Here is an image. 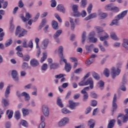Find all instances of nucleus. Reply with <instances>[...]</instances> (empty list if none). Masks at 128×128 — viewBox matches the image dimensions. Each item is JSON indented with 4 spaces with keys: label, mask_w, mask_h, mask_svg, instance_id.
<instances>
[{
    "label": "nucleus",
    "mask_w": 128,
    "mask_h": 128,
    "mask_svg": "<svg viewBox=\"0 0 128 128\" xmlns=\"http://www.w3.org/2000/svg\"><path fill=\"white\" fill-rule=\"evenodd\" d=\"M128 12V10H126L117 15L115 17L116 19L112 20V22L110 24V26H112L114 24L115 26H120V22H118V20H123L124 17L126 16Z\"/></svg>",
    "instance_id": "1"
},
{
    "label": "nucleus",
    "mask_w": 128,
    "mask_h": 128,
    "mask_svg": "<svg viewBox=\"0 0 128 128\" xmlns=\"http://www.w3.org/2000/svg\"><path fill=\"white\" fill-rule=\"evenodd\" d=\"M16 96L18 98H21L22 96H24L25 102H28L30 100V94L26 92H24L20 94V91L16 92Z\"/></svg>",
    "instance_id": "2"
},
{
    "label": "nucleus",
    "mask_w": 128,
    "mask_h": 128,
    "mask_svg": "<svg viewBox=\"0 0 128 128\" xmlns=\"http://www.w3.org/2000/svg\"><path fill=\"white\" fill-rule=\"evenodd\" d=\"M120 68H116L114 67H112L111 68L110 75L112 78H113L114 80V78H116V76H120Z\"/></svg>",
    "instance_id": "3"
},
{
    "label": "nucleus",
    "mask_w": 128,
    "mask_h": 128,
    "mask_svg": "<svg viewBox=\"0 0 128 128\" xmlns=\"http://www.w3.org/2000/svg\"><path fill=\"white\" fill-rule=\"evenodd\" d=\"M94 36H96V33H94V32L92 31L90 33L88 38L90 42L95 44V42H98V38H94Z\"/></svg>",
    "instance_id": "4"
},
{
    "label": "nucleus",
    "mask_w": 128,
    "mask_h": 128,
    "mask_svg": "<svg viewBox=\"0 0 128 128\" xmlns=\"http://www.w3.org/2000/svg\"><path fill=\"white\" fill-rule=\"evenodd\" d=\"M116 94H114V98H113V100H112V114H114V112H116V108H118V104H116Z\"/></svg>",
    "instance_id": "5"
},
{
    "label": "nucleus",
    "mask_w": 128,
    "mask_h": 128,
    "mask_svg": "<svg viewBox=\"0 0 128 128\" xmlns=\"http://www.w3.org/2000/svg\"><path fill=\"white\" fill-rule=\"evenodd\" d=\"M69 120L68 118L64 117L62 118L58 122V126H64L66 124H68Z\"/></svg>",
    "instance_id": "6"
},
{
    "label": "nucleus",
    "mask_w": 128,
    "mask_h": 128,
    "mask_svg": "<svg viewBox=\"0 0 128 128\" xmlns=\"http://www.w3.org/2000/svg\"><path fill=\"white\" fill-rule=\"evenodd\" d=\"M35 42L36 44V48L37 49L36 56H37V58H40V52H42L40 51V46H38V42H40V38H35Z\"/></svg>",
    "instance_id": "7"
},
{
    "label": "nucleus",
    "mask_w": 128,
    "mask_h": 128,
    "mask_svg": "<svg viewBox=\"0 0 128 128\" xmlns=\"http://www.w3.org/2000/svg\"><path fill=\"white\" fill-rule=\"evenodd\" d=\"M32 16L29 12H26L25 17L24 15H21L20 18L24 22H28V20H30V18H32Z\"/></svg>",
    "instance_id": "8"
},
{
    "label": "nucleus",
    "mask_w": 128,
    "mask_h": 128,
    "mask_svg": "<svg viewBox=\"0 0 128 128\" xmlns=\"http://www.w3.org/2000/svg\"><path fill=\"white\" fill-rule=\"evenodd\" d=\"M62 30H58L55 34L53 35V38L56 40V42H60V38H58V36L62 34Z\"/></svg>",
    "instance_id": "9"
},
{
    "label": "nucleus",
    "mask_w": 128,
    "mask_h": 128,
    "mask_svg": "<svg viewBox=\"0 0 128 128\" xmlns=\"http://www.w3.org/2000/svg\"><path fill=\"white\" fill-rule=\"evenodd\" d=\"M64 47L60 46L58 50H55V54H58L60 58H64Z\"/></svg>",
    "instance_id": "10"
},
{
    "label": "nucleus",
    "mask_w": 128,
    "mask_h": 128,
    "mask_svg": "<svg viewBox=\"0 0 128 128\" xmlns=\"http://www.w3.org/2000/svg\"><path fill=\"white\" fill-rule=\"evenodd\" d=\"M42 112L44 116L46 117L50 116V110H48V107L46 105H44L42 106Z\"/></svg>",
    "instance_id": "11"
},
{
    "label": "nucleus",
    "mask_w": 128,
    "mask_h": 128,
    "mask_svg": "<svg viewBox=\"0 0 128 128\" xmlns=\"http://www.w3.org/2000/svg\"><path fill=\"white\" fill-rule=\"evenodd\" d=\"M79 105V102H76L70 100H69V108L70 110H75L76 106H78Z\"/></svg>",
    "instance_id": "12"
},
{
    "label": "nucleus",
    "mask_w": 128,
    "mask_h": 128,
    "mask_svg": "<svg viewBox=\"0 0 128 128\" xmlns=\"http://www.w3.org/2000/svg\"><path fill=\"white\" fill-rule=\"evenodd\" d=\"M11 76L15 82H18V72L16 70H12L11 73Z\"/></svg>",
    "instance_id": "13"
},
{
    "label": "nucleus",
    "mask_w": 128,
    "mask_h": 128,
    "mask_svg": "<svg viewBox=\"0 0 128 128\" xmlns=\"http://www.w3.org/2000/svg\"><path fill=\"white\" fill-rule=\"evenodd\" d=\"M94 48V44H90V45H86L85 48L88 54H90Z\"/></svg>",
    "instance_id": "14"
},
{
    "label": "nucleus",
    "mask_w": 128,
    "mask_h": 128,
    "mask_svg": "<svg viewBox=\"0 0 128 128\" xmlns=\"http://www.w3.org/2000/svg\"><path fill=\"white\" fill-rule=\"evenodd\" d=\"M85 84L86 86H90V88H94V81H92V78H90L88 79V80L85 82Z\"/></svg>",
    "instance_id": "15"
},
{
    "label": "nucleus",
    "mask_w": 128,
    "mask_h": 128,
    "mask_svg": "<svg viewBox=\"0 0 128 128\" xmlns=\"http://www.w3.org/2000/svg\"><path fill=\"white\" fill-rule=\"evenodd\" d=\"M40 120L41 123L39 125V128H44L46 126V122H44V120H46V118H44V116H41Z\"/></svg>",
    "instance_id": "16"
},
{
    "label": "nucleus",
    "mask_w": 128,
    "mask_h": 128,
    "mask_svg": "<svg viewBox=\"0 0 128 128\" xmlns=\"http://www.w3.org/2000/svg\"><path fill=\"white\" fill-rule=\"evenodd\" d=\"M30 64L31 66H33L36 68V66H38L39 63L38 61L36 59H32L30 61Z\"/></svg>",
    "instance_id": "17"
},
{
    "label": "nucleus",
    "mask_w": 128,
    "mask_h": 128,
    "mask_svg": "<svg viewBox=\"0 0 128 128\" xmlns=\"http://www.w3.org/2000/svg\"><path fill=\"white\" fill-rule=\"evenodd\" d=\"M57 10H59V12H62L63 14L66 13V8H64V6L62 4H59L57 6Z\"/></svg>",
    "instance_id": "18"
},
{
    "label": "nucleus",
    "mask_w": 128,
    "mask_h": 128,
    "mask_svg": "<svg viewBox=\"0 0 128 128\" xmlns=\"http://www.w3.org/2000/svg\"><path fill=\"white\" fill-rule=\"evenodd\" d=\"M50 70H56L60 68V64L58 63H52L50 64Z\"/></svg>",
    "instance_id": "19"
},
{
    "label": "nucleus",
    "mask_w": 128,
    "mask_h": 128,
    "mask_svg": "<svg viewBox=\"0 0 128 128\" xmlns=\"http://www.w3.org/2000/svg\"><path fill=\"white\" fill-rule=\"evenodd\" d=\"M6 114L8 116V120H10L14 116V111L12 110H8L6 112Z\"/></svg>",
    "instance_id": "20"
},
{
    "label": "nucleus",
    "mask_w": 128,
    "mask_h": 128,
    "mask_svg": "<svg viewBox=\"0 0 128 128\" xmlns=\"http://www.w3.org/2000/svg\"><path fill=\"white\" fill-rule=\"evenodd\" d=\"M80 92L83 94L82 102H88V94L82 92Z\"/></svg>",
    "instance_id": "21"
},
{
    "label": "nucleus",
    "mask_w": 128,
    "mask_h": 128,
    "mask_svg": "<svg viewBox=\"0 0 128 128\" xmlns=\"http://www.w3.org/2000/svg\"><path fill=\"white\" fill-rule=\"evenodd\" d=\"M95 122L94 120L90 119L88 121V126H89V128H94Z\"/></svg>",
    "instance_id": "22"
},
{
    "label": "nucleus",
    "mask_w": 128,
    "mask_h": 128,
    "mask_svg": "<svg viewBox=\"0 0 128 128\" xmlns=\"http://www.w3.org/2000/svg\"><path fill=\"white\" fill-rule=\"evenodd\" d=\"M116 123V120L112 119L110 120L108 124L107 128H112L114 126V124Z\"/></svg>",
    "instance_id": "23"
},
{
    "label": "nucleus",
    "mask_w": 128,
    "mask_h": 128,
    "mask_svg": "<svg viewBox=\"0 0 128 128\" xmlns=\"http://www.w3.org/2000/svg\"><path fill=\"white\" fill-rule=\"evenodd\" d=\"M48 39H45L42 42V48L43 50H46L48 48Z\"/></svg>",
    "instance_id": "24"
},
{
    "label": "nucleus",
    "mask_w": 128,
    "mask_h": 128,
    "mask_svg": "<svg viewBox=\"0 0 128 128\" xmlns=\"http://www.w3.org/2000/svg\"><path fill=\"white\" fill-rule=\"evenodd\" d=\"M52 28H53L54 30H58V22L53 20L52 21Z\"/></svg>",
    "instance_id": "25"
},
{
    "label": "nucleus",
    "mask_w": 128,
    "mask_h": 128,
    "mask_svg": "<svg viewBox=\"0 0 128 128\" xmlns=\"http://www.w3.org/2000/svg\"><path fill=\"white\" fill-rule=\"evenodd\" d=\"M96 18V13H92L90 14L88 16L85 18L86 20H92V18Z\"/></svg>",
    "instance_id": "26"
},
{
    "label": "nucleus",
    "mask_w": 128,
    "mask_h": 128,
    "mask_svg": "<svg viewBox=\"0 0 128 128\" xmlns=\"http://www.w3.org/2000/svg\"><path fill=\"white\" fill-rule=\"evenodd\" d=\"M69 20L70 23V28L72 30H74V28H76V24H74V19L72 18H69Z\"/></svg>",
    "instance_id": "27"
},
{
    "label": "nucleus",
    "mask_w": 128,
    "mask_h": 128,
    "mask_svg": "<svg viewBox=\"0 0 128 128\" xmlns=\"http://www.w3.org/2000/svg\"><path fill=\"white\" fill-rule=\"evenodd\" d=\"M124 112L126 114L123 116V122H126V121L128 120V109H125Z\"/></svg>",
    "instance_id": "28"
},
{
    "label": "nucleus",
    "mask_w": 128,
    "mask_h": 128,
    "mask_svg": "<svg viewBox=\"0 0 128 128\" xmlns=\"http://www.w3.org/2000/svg\"><path fill=\"white\" fill-rule=\"evenodd\" d=\"M28 34V30L24 28H22L21 33L18 35V38H22V36H24Z\"/></svg>",
    "instance_id": "29"
},
{
    "label": "nucleus",
    "mask_w": 128,
    "mask_h": 128,
    "mask_svg": "<svg viewBox=\"0 0 128 128\" xmlns=\"http://www.w3.org/2000/svg\"><path fill=\"white\" fill-rule=\"evenodd\" d=\"M10 94V86H7L6 90L4 96L6 98H8V94Z\"/></svg>",
    "instance_id": "30"
},
{
    "label": "nucleus",
    "mask_w": 128,
    "mask_h": 128,
    "mask_svg": "<svg viewBox=\"0 0 128 128\" xmlns=\"http://www.w3.org/2000/svg\"><path fill=\"white\" fill-rule=\"evenodd\" d=\"M64 68L65 70H66L67 72H70V70H72V66H70V64H65Z\"/></svg>",
    "instance_id": "31"
},
{
    "label": "nucleus",
    "mask_w": 128,
    "mask_h": 128,
    "mask_svg": "<svg viewBox=\"0 0 128 128\" xmlns=\"http://www.w3.org/2000/svg\"><path fill=\"white\" fill-rule=\"evenodd\" d=\"M122 46L128 50V39H124L122 43Z\"/></svg>",
    "instance_id": "32"
},
{
    "label": "nucleus",
    "mask_w": 128,
    "mask_h": 128,
    "mask_svg": "<svg viewBox=\"0 0 128 128\" xmlns=\"http://www.w3.org/2000/svg\"><path fill=\"white\" fill-rule=\"evenodd\" d=\"M56 102L58 106H60V108H64V104H62V99H60V97L58 98Z\"/></svg>",
    "instance_id": "33"
},
{
    "label": "nucleus",
    "mask_w": 128,
    "mask_h": 128,
    "mask_svg": "<svg viewBox=\"0 0 128 128\" xmlns=\"http://www.w3.org/2000/svg\"><path fill=\"white\" fill-rule=\"evenodd\" d=\"M110 36L111 38L114 40H118V36H116V34L114 32H112L110 33Z\"/></svg>",
    "instance_id": "34"
},
{
    "label": "nucleus",
    "mask_w": 128,
    "mask_h": 128,
    "mask_svg": "<svg viewBox=\"0 0 128 128\" xmlns=\"http://www.w3.org/2000/svg\"><path fill=\"white\" fill-rule=\"evenodd\" d=\"M88 4V0H81L80 6L81 8H86Z\"/></svg>",
    "instance_id": "35"
},
{
    "label": "nucleus",
    "mask_w": 128,
    "mask_h": 128,
    "mask_svg": "<svg viewBox=\"0 0 128 128\" xmlns=\"http://www.w3.org/2000/svg\"><path fill=\"white\" fill-rule=\"evenodd\" d=\"M86 32H84L82 35V44H84V42H86Z\"/></svg>",
    "instance_id": "36"
},
{
    "label": "nucleus",
    "mask_w": 128,
    "mask_h": 128,
    "mask_svg": "<svg viewBox=\"0 0 128 128\" xmlns=\"http://www.w3.org/2000/svg\"><path fill=\"white\" fill-rule=\"evenodd\" d=\"M14 116L17 120H18L20 118V111L17 110L14 112Z\"/></svg>",
    "instance_id": "37"
},
{
    "label": "nucleus",
    "mask_w": 128,
    "mask_h": 128,
    "mask_svg": "<svg viewBox=\"0 0 128 128\" xmlns=\"http://www.w3.org/2000/svg\"><path fill=\"white\" fill-rule=\"evenodd\" d=\"M21 33H22V28H20V26H18L16 28L15 35L18 36V34H20Z\"/></svg>",
    "instance_id": "38"
},
{
    "label": "nucleus",
    "mask_w": 128,
    "mask_h": 128,
    "mask_svg": "<svg viewBox=\"0 0 128 128\" xmlns=\"http://www.w3.org/2000/svg\"><path fill=\"white\" fill-rule=\"evenodd\" d=\"M122 84H126L128 80H126V74H124L122 78Z\"/></svg>",
    "instance_id": "39"
},
{
    "label": "nucleus",
    "mask_w": 128,
    "mask_h": 128,
    "mask_svg": "<svg viewBox=\"0 0 128 128\" xmlns=\"http://www.w3.org/2000/svg\"><path fill=\"white\" fill-rule=\"evenodd\" d=\"M46 24V19L44 18L42 20V23L40 24V26H39V28H44Z\"/></svg>",
    "instance_id": "40"
},
{
    "label": "nucleus",
    "mask_w": 128,
    "mask_h": 128,
    "mask_svg": "<svg viewBox=\"0 0 128 128\" xmlns=\"http://www.w3.org/2000/svg\"><path fill=\"white\" fill-rule=\"evenodd\" d=\"M12 44V39L8 40L4 44V45L6 48H8V46H10V44Z\"/></svg>",
    "instance_id": "41"
},
{
    "label": "nucleus",
    "mask_w": 128,
    "mask_h": 128,
    "mask_svg": "<svg viewBox=\"0 0 128 128\" xmlns=\"http://www.w3.org/2000/svg\"><path fill=\"white\" fill-rule=\"evenodd\" d=\"M62 112L64 114H71L72 112L68 110L66 108H64L62 110Z\"/></svg>",
    "instance_id": "42"
},
{
    "label": "nucleus",
    "mask_w": 128,
    "mask_h": 128,
    "mask_svg": "<svg viewBox=\"0 0 128 128\" xmlns=\"http://www.w3.org/2000/svg\"><path fill=\"white\" fill-rule=\"evenodd\" d=\"M92 76L93 78H94L95 80H100V75H98V74L96 72H94L92 74Z\"/></svg>",
    "instance_id": "43"
},
{
    "label": "nucleus",
    "mask_w": 128,
    "mask_h": 128,
    "mask_svg": "<svg viewBox=\"0 0 128 128\" xmlns=\"http://www.w3.org/2000/svg\"><path fill=\"white\" fill-rule=\"evenodd\" d=\"M106 10H112V4H108L105 6Z\"/></svg>",
    "instance_id": "44"
},
{
    "label": "nucleus",
    "mask_w": 128,
    "mask_h": 128,
    "mask_svg": "<svg viewBox=\"0 0 128 128\" xmlns=\"http://www.w3.org/2000/svg\"><path fill=\"white\" fill-rule=\"evenodd\" d=\"M24 116H26L28 114V109L22 108V110Z\"/></svg>",
    "instance_id": "45"
},
{
    "label": "nucleus",
    "mask_w": 128,
    "mask_h": 128,
    "mask_svg": "<svg viewBox=\"0 0 128 128\" xmlns=\"http://www.w3.org/2000/svg\"><path fill=\"white\" fill-rule=\"evenodd\" d=\"M94 62V58L92 57H90L89 60L88 61H86V64H88V66H90V64H92Z\"/></svg>",
    "instance_id": "46"
},
{
    "label": "nucleus",
    "mask_w": 128,
    "mask_h": 128,
    "mask_svg": "<svg viewBox=\"0 0 128 128\" xmlns=\"http://www.w3.org/2000/svg\"><path fill=\"white\" fill-rule=\"evenodd\" d=\"M104 74L106 78H108L110 76V70L108 68H105L104 71Z\"/></svg>",
    "instance_id": "47"
},
{
    "label": "nucleus",
    "mask_w": 128,
    "mask_h": 128,
    "mask_svg": "<svg viewBox=\"0 0 128 128\" xmlns=\"http://www.w3.org/2000/svg\"><path fill=\"white\" fill-rule=\"evenodd\" d=\"M41 70H42L43 72H46V70H48V64H44L43 65L41 66Z\"/></svg>",
    "instance_id": "48"
},
{
    "label": "nucleus",
    "mask_w": 128,
    "mask_h": 128,
    "mask_svg": "<svg viewBox=\"0 0 128 128\" xmlns=\"http://www.w3.org/2000/svg\"><path fill=\"white\" fill-rule=\"evenodd\" d=\"M98 16H100V18H106L108 15L106 13L100 12L98 13Z\"/></svg>",
    "instance_id": "49"
},
{
    "label": "nucleus",
    "mask_w": 128,
    "mask_h": 128,
    "mask_svg": "<svg viewBox=\"0 0 128 128\" xmlns=\"http://www.w3.org/2000/svg\"><path fill=\"white\" fill-rule=\"evenodd\" d=\"M30 58V55L26 54L23 56L22 60L24 62H28Z\"/></svg>",
    "instance_id": "50"
},
{
    "label": "nucleus",
    "mask_w": 128,
    "mask_h": 128,
    "mask_svg": "<svg viewBox=\"0 0 128 128\" xmlns=\"http://www.w3.org/2000/svg\"><path fill=\"white\" fill-rule=\"evenodd\" d=\"M2 102L4 104V106H8L10 104L8 103V100L4 98L2 99Z\"/></svg>",
    "instance_id": "51"
},
{
    "label": "nucleus",
    "mask_w": 128,
    "mask_h": 128,
    "mask_svg": "<svg viewBox=\"0 0 128 128\" xmlns=\"http://www.w3.org/2000/svg\"><path fill=\"white\" fill-rule=\"evenodd\" d=\"M47 57L46 53L43 52V56L41 58L40 62H44L46 60Z\"/></svg>",
    "instance_id": "52"
},
{
    "label": "nucleus",
    "mask_w": 128,
    "mask_h": 128,
    "mask_svg": "<svg viewBox=\"0 0 128 128\" xmlns=\"http://www.w3.org/2000/svg\"><path fill=\"white\" fill-rule=\"evenodd\" d=\"M20 124H22L23 126L28 128V122H26L25 120H22L20 122Z\"/></svg>",
    "instance_id": "53"
},
{
    "label": "nucleus",
    "mask_w": 128,
    "mask_h": 128,
    "mask_svg": "<svg viewBox=\"0 0 128 128\" xmlns=\"http://www.w3.org/2000/svg\"><path fill=\"white\" fill-rule=\"evenodd\" d=\"M73 16H75L76 18H80V12H78V11L74 12Z\"/></svg>",
    "instance_id": "54"
},
{
    "label": "nucleus",
    "mask_w": 128,
    "mask_h": 128,
    "mask_svg": "<svg viewBox=\"0 0 128 128\" xmlns=\"http://www.w3.org/2000/svg\"><path fill=\"white\" fill-rule=\"evenodd\" d=\"M90 96L93 98H98V95L94 92H90Z\"/></svg>",
    "instance_id": "55"
},
{
    "label": "nucleus",
    "mask_w": 128,
    "mask_h": 128,
    "mask_svg": "<svg viewBox=\"0 0 128 128\" xmlns=\"http://www.w3.org/2000/svg\"><path fill=\"white\" fill-rule=\"evenodd\" d=\"M92 4H90L87 8V11L88 14H90L92 12Z\"/></svg>",
    "instance_id": "56"
},
{
    "label": "nucleus",
    "mask_w": 128,
    "mask_h": 128,
    "mask_svg": "<svg viewBox=\"0 0 128 128\" xmlns=\"http://www.w3.org/2000/svg\"><path fill=\"white\" fill-rule=\"evenodd\" d=\"M108 38V34H106L104 36L100 37V40L102 42H104V40H106Z\"/></svg>",
    "instance_id": "57"
},
{
    "label": "nucleus",
    "mask_w": 128,
    "mask_h": 128,
    "mask_svg": "<svg viewBox=\"0 0 128 128\" xmlns=\"http://www.w3.org/2000/svg\"><path fill=\"white\" fill-rule=\"evenodd\" d=\"M28 48H34V43H32V40H30L28 42Z\"/></svg>",
    "instance_id": "58"
},
{
    "label": "nucleus",
    "mask_w": 128,
    "mask_h": 128,
    "mask_svg": "<svg viewBox=\"0 0 128 128\" xmlns=\"http://www.w3.org/2000/svg\"><path fill=\"white\" fill-rule=\"evenodd\" d=\"M98 85L100 88H101V90H102V87L104 86V82L102 80H100L98 82Z\"/></svg>",
    "instance_id": "59"
},
{
    "label": "nucleus",
    "mask_w": 128,
    "mask_h": 128,
    "mask_svg": "<svg viewBox=\"0 0 128 128\" xmlns=\"http://www.w3.org/2000/svg\"><path fill=\"white\" fill-rule=\"evenodd\" d=\"M50 6L52 8H56V0H52Z\"/></svg>",
    "instance_id": "60"
},
{
    "label": "nucleus",
    "mask_w": 128,
    "mask_h": 128,
    "mask_svg": "<svg viewBox=\"0 0 128 128\" xmlns=\"http://www.w3.org/2000/svg\"><path fill=\"white\" fill-rule=\"evenodd\" d=\"M28 68V64L26 62H23L22 64V68L24 69V68Z\"/></svg>",
    "instance_id": "61"
},
{
    "label": "nucleus",
    "mask_w": 128,
    "mask_h": 128,
    "mask_svg": "<svg viewBox=\"0 0 128 128\" xmlns=\"http://www.w3.org/2000/svg\"><path fill=\"white\" fill-rule=\"evenodd\" d=\"M28 40L26 39H24L22 42L23 48H28Z\"/></svg>",
    "instance_id": "62"
},
{
    "label": "nucleus",
    "mask_w": 128,
    "mask_h": 128,
    "mask_svg": "<svg viewBox=\"0 0 128 128\" xmlns=\"http://www.w3.org/2000/svg\"><path fill=\"white\" fill-rule=\"evenodd\" d=\"M96 30H97L98 34H100V32H104V30L100 26H96Z\"/></svg>",
    "instance_id": "63"
},
{
    "label": "nucleus",
    "mask_w": 128,
    "mask_h": 128,
    "mask_svg": "<svg viewBox=\"0 0 128 128\" xmlns=\"http://www.w3.org/2000/svg\"><path fill=\"white\" fill-rule=\"evenodd\" d=\"M78 6L77 5L74 4L72 6V10H73V12H78Z\"/></svg>",
    "instance_id": "64"
}]
</instances>
